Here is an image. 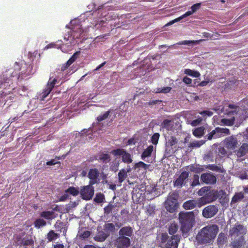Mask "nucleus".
Returning a JSON list of instances; mask_svg holds the SVG:
<instances>
[{
    "mask_svg": "<svg viewBox=\"0 0 248 248\" xmlns=\"http://www.w3.org/2000/svg\"><path fill=\"white\" fill-rule=\"evenodd\" d=\"M198 194L202 196L199 198V207H201L216 201L221 195H224L225 192L223 190L218 191L211 189L209 186H204L198 191Z\"/></svg>",
    "mask_w": 248,
    "mask_h": 248,
    "instance_id": "nucleus-1",
    "label": "nucleus"
},
{
    "mask_svg": "<svg viewBox=\"0 0 248 248\" xmlns=\"http://www.w3.org/2000/svg\"><path fill=\"white\" fill-rule=\"evenodd\" d=\"M218 231L217 225H208L203 228L196 236L197 241L201 244L212 243Z\"/></svg>",
    "mask_w": 248,
    "mask_h": 248,
    "instance_id": "nucleus-2",
    "label": "nucleus"
},
{
    "mask_svg": "<svg viewBox=\"0 0 248 248\" xmlns=\"http://www.w3.org/2000/svg\"><path fill=\"white\" fill-rule=\"evenodd\" d=\"M14 68L15 70L11 74V77H16L18 81H22L32 73V66L27 64L22 61L15 62Z\"/></svg>",
    "mask_w": 248,
    "mask_h": 248,
    "instance_id": "nucleus-3",
    "label": "nucleus"
},
{
    "mask_svg": "<svg viewBox=\"0 0 248 248\" xmlns=\"http://www.w3.org/2000/svg\"><path fill=\"white\" fill-rule=\"evenodd\" d=\"M179 220L181 224L182 232L183 233L188 232L195 223V216L193 212H180L179 214Z\"/></svg>",
    "mask_w": 248,
    "mask_h": 248,
    "instance_id": "nucleus-4",
    "label": "nucleus"
},
{
    "mask_svg": "<svg viewBox=\"0 0 248 248\" xmlns=\"http://www.w3.org/2000/svg\"><path fill=\"white\" fill-rule=\"evenodd\" d=\"M180 240V237L178 235L169 237L167 233H163L161 235L160 243L165 244L162 248H178Z\"/></svg>",
    "mask_w": 248,
    "mask_h": 248,
    "instance_id": "nucleus-5",
    "label": "nucleus"
},
{
    "mask_svg": "<svg viewBox=\"0 0 248 248\" xmlns=\"http://www.w3.org/2000/svg\"><path fill=\"white\" fill-rule=\"evenodd\" d=\"M165 207L170 213H173L178 207L177 195L175 193L170 194L165 202Z\"/></svg>",
    "mask_w": 248,
    "mask_h": 248,
    "instance_id": "nucleus-6",
    "label": "nucleus"
},
{
    "mask_svg": "<svg viewBox=\"0 0 248 248\" xmlns=\"http://www.w3.org/2000/svg\"><path fill=\"white\" fill-rule=\"evenodd\" d=\"M111 153L115 156H121L122 161L124 163L130 164L133 161L131 155L124 149L118 148L112 150Z\"/></svg>",
    "mask_w": 248,
    "mask_h": 248,
    "instance_id": "nucleus-7",
    "label": "nucleus"
},
{
    "mask_svg": "<svg viewBox=\"0 0 248 248\" xmlns=\"http://www.w3.org/2000/svg\"><path fill=\"white\" fill-rule=\"evenodd\" d=\"M218 210V205H209L203 208L202 212V215L205 218H211L217 214Z\"/></svg>",
    "mask_w": 248,
    "mask_h": 248,
    "instance_id": "nucleus-8",
    "label": "nucleus"
},
{
    "mask_svg": "<svg viewBox=\"0 0 248 248\" xmlns=\"http://www.w3.org/2000/svg\"><path fill=\"white\" fill-rule=\"evenodd\" d=\"M189 172L186 171H182L178 178L173 182L174 186L181 188L186 185L188 180Z\"/></svg>",
    "mask_w": 248,
    "mask_h": 248,
    "instance_id": "nucleus-9",
    "label": "nucleus"
},
{
    "mask_svg": "<svg viewBox=\"0 0 248 248\" xmlns=\"http://www.w3.org/2000/svg\"><path fill=\"white\" fill-rule=\"evenodd\" d=\"M93 185H90L83 186L80 191L81 197L82 199L88 201L91 200L94 194V187Z\"/></svg>",
    "mask_w": 248,
    "mask_h": 248,
    "instance_id": "nucleus-10",
    "label": "nucleus"
},
{
    "mask_svg": "<svg viewBox=\"0 0 248 248\" xmlns=\"http://www.w3.org/2000/svg\"><path fill=\"white\" fill-rule=\"evenodd\" d=\"M247 232V229L243 225L236 223L234 227L231 229L229 231L230 235L236 237H240L244 236Z\"/></svg>",
    "mask_w": 248,
    "mask_h": 248,
    "instance_id": "nucleus-11",
    "label": "nucleus"
},
{
    "mask_svg": "<svg viewBox=\"0 0 248 248\" xmlns=\"http://www.w3.org/2000/svg\"><path fill=\"white\" fill-rule=\"evenodd\" d=\"M131 241L129 237L119 236L115 240V246L117 248H128L130 246Z\"/></svg>",
    "mask_w": 248,
    "mask_h": 248,
    "instance_id": "nucleus-12",
    "label": "nucleus"
},
{
    "mask_svg": "<svg viewBox=\"0 0 248 248\" xmlns=\"http://www.w3.org/2000/svg\"><path fill=\"white\" fill-rule=\"evenodd\" d=\"M201 181L207 185H214L217 182V178L213 174L209 172L202 173L201 175Z\"/></svg>",
    "mask_w": 248,
    "mask_h": 248,
    "instance_id": "nucleus-13",
    "label": "nucleus"
},
{
    "mask_svg": "<svg viewBox=\"0 0 248 248\" xmlns=\"http://www.w3.org/2000/svg\"><path fill=\"white\" fill-rule=\"evenodd\" d=\"M99 172L97 169H91L88 172V177L90 179L89 184L94 185L98 183Z\"/></svg>",
    "mask_w": 248,
    "mask_h": 248,
    "instance_id": "nucleus-14",
    "label": "nucleus"
},
{
    "mask_svg": "<svg viewBox=\"0 0 248 248\" xmlns=\"http://www.w3.org/2000/svg\"><path fill=\"white\" fill-rule=\"evenodd\" d=\"M246 244V241L244 236H240L235 238L234 240L231 242L230 247L231 248H243Z\"/></svg>",
    "mask_w": 248,
    "mask_h": 248,
    "instance_id": "nucleus-15",
    "label": "nucleus"
},
{
    "mask_svg": "<svg viewBox=\"0 0 248 248\" xmlns=\"http://www.w3.org/2000/svg\"><path fill=\"white\" fill-rule=\"evenodd\" d=\"M71 35L74 38H78L83 32L82 26L80 24L72 25Z\"/></svg>",
    "mask_w": 248,
    "mask_h": 248,
    "instance_id": "nucleus-16",
    "label": "nucleus"
},
{
    "mask_svg": "<svg viewBox=\"0 0 248 248\" xmlns=\"http://www.w3.org/2000/svg\"><path fill=\"white\" fill-rule=\"evenodd\" d=\"M13 84V80L12 79L5 77L4 75L0 77V88L1 89H10L13 88L11 86Z\"/></svg>",
    "mask_w": 248,
    "mask_h": 248,
    "instance_id": "nucleus-17",
    "label": "nucleus"
},
{
    "mask_svg": "<svg viewBox=\"0 0 248 248\" xmlns=\"http://www.w3.org/2000/svg\"><path fill=\"white\" fill-rule=\"evenodd\" d=\"M238 144L237 139L233 136L229 137L225 140L226 147L231 150H233Z\"/></svg>",
    "mask_w": 248,
    "mask_h": 248,
    "instance_id": "nucleus-18",
    "label": "nucleus"
},
{
    "mask_svg": "<svg viewBox=\"0 0 248 248\" xmlns=\"http://www.w3.org/2000/svg\"><path fill=\"white\" fill-rule=\"evenodd\" d=\"M199 199L197 200H189L183 203V207L186 210H190L194 208L196 206L199 207Z\"/></svg>",
    "mask_w": 248,
    "mask_h": 248,
    "instance_id": "nucleus-19",
    "label": "nucleus"
},
{
    "mask_svg": "<svg viewBox=\"0 0 248 248\" xmlns=\"http://www.w3.org/2000/svg\"><path fill=\"white\" fill-rule=\"evenodd\" d=\"M133 234V229L130 226L122 227L119 231V236L131 237Z\"/></svg>",
    "mask_w": 248,
    "mask_h": 248,
    "instance_id": "nucleus-20",
    "label": "nucleus"
},
{
    "mask_svg": "<svg viewBox=\"0 0 248 248\" xmlns=\"http://www.w3.org/2000/svg\"><path fill=\"white\" fill-rule=\"evenodd\" d=\"M214 130L215 132L216 137H217V138H219L223 136V134L229 135L230 134L229 129L227 128H220L219 127H217L215 128Z\"/></svg>",
    "mask_w": 248,
    "mask_h": 248,
    "instance_id": "nucleus-21",
    "label": "nucleus"
},
{
    "mask_svg": "<svg viewBox=\"0 0 248 248\" xmlns=\"http://www.w3.org/2000/svg\"><path fill=\"white\" fill-rule=\"evenodd\" d=\"M130 169H128L126 170L125 169H123L121 170L118 172V181L120 184V186L121 185V184L127 177V172H129L130 171Z\"/></svg>",
    "mask_w": 248,
    "mask_h": 248,
    "instance_id": "nucleus-22",
    "label": "nucleus"
},
{
    "mask_svg": "<svg viewBox=\"0 0 248 248\" xmlns=\"http://www.w3.org/2000/svg\"><path fill=\"white\" fill-rule=\"evenodd\" d=\"M248 152V144L244 143L242 144L236 152L238 157H242L246 155Z\"/></svg>",
    "mask_w": 248,
    "mask_h": 248,
    "instance_id": "nucleus-23",
    "label": "nucleus"
},
{
    "mask_svg": "<svg viewBox=\"0 0 248 248\" xmlns=\"http://www.w3.org/2000/svg\"><path fill=\"white\" fill-rule=\"evenodd\" d=\"M206 169L210 170L212 171L223 173L225 172V170L222 166L220 165H217L216 164H209L204 166Z\"/></svg>",
    "mask_w": 248,
    "mask_h": 248,
    "instance_id": "nucleus-24",
    "label": "nucleus"
},
{
    "mask_svg": "<svg viewBox=\"0 0 248 248\" xmlns=\"http://www.w3.org/2000/svg\"><path fill=\"white\" fill-rule=\"evenodd\" d=\"M188 167L191 172L197 173H201L205 170L204 167L199 164H191Z\"/></svg>",
    "mask_w": 248,
    "mask_h": 248,
    "instance_id": "nucleus-25",
    "label": "nucleus"
},
{
    "mask_svg": "<svg viewBox=\"0 0 248 248\" xmlns=\"http://www.w3.org/2000/svg\"><path fill=\"white\" fill-rule=\"evenodd\" d=\"M98 160L103 163H107L111 160L110 156L108 154L102 153L98 155Z\"/></svg>",
    "mask_w": 248,
    "mask_h": 248,
    "instance_id": "nucleus-26",
    "label": "nucleus"
},
{
    "mask_svg": "<svg viewBox=\"0 0 248 248\" xmlns=\"http://www.w3.org/2000/svg\"><path fill=\"white\" fill-rule=\"evenodd\" d=\"M235 118L234 116L230 119L223 118L221 119L220 124L222 125L232 126L234 124Z\"/></svg>",
    "mask_w": 248,
    "mask_h": 248,
    "instance_id": "nucleus-27",
    "label": "nucleus"
},
{
    "mask_svg": "<svg viewBox=\"0 0 248 248\" xmlns=\"http://www.w3.org/2000/svg\"><path fill=\"white\" fill-rule=\"evenodd\" d=\"M153 150L154 147L153 145L149 146L147 148L144 150L142 152L141 155L142 159L144 160L146 157L150 156L153 151Z\"/></svg>",
    "mask_w": 248,
    "mask_h": 248,
    "instance_id": "nucleus-28",
    "label": "nucleus"
},
{
    "mask_svg": "<svg viewBox=\"0 0 248 248\" xmlns=\"http://www.w3.org/2000/svg\"><path fill=\"white\" fill-rule=\"evenodd\" d=\"M226 242L227 237L226 235L223 232L220 233L217 239V243L218 246L219 247L222 246Z\"/></svg>",
    "mask_w": 248,
    "mask_h": 248,
    "instance_id": "nucleus-29",
    "label": "nucleus"
},
{
    "mask_svg": "<svg viewBox=\"0 0 248 248\" xmlns=\"http://www.w3.org/2000/svg\"><path fill=\"white\" fill-rule=\"evenodd\" d=\"M204 129L203 126L196 128L193 131V134L197 138H201L204 134Z\"/></svg>",
    "mask_w": 248,
    "mask_h": 248,
    "instance_id": "nucleus-30",
    "label": "nucleus"
},
{
    "mask_svg": "<svg viewBox=\"0 0 248 248\" xmlns=\"http://www.w3.org/2000/svg\"><path fill=\"white\" fill-rule=\"evenodd\" d=\"M46 224V222L42 218H37L33 222V225L34 227L37 229H39L42 227L45 226Z\"/></svg>",
    "mask_w": 248,
    "mask_h": 248,
    "instance_id": "nucleus-31",
    "label": "nucleus"
},
{
    "mask_svg": "<svg viewBox=\"0 0 248 248\" xmlns=\"http://www.w3.org/2000/svg\"><path fill=\"white\" fill-rule=\"evenodd\" d=\"M244 194L240 192L239 193H236L235 195L232 197L231 200V204L235 203L244 199Z\"/></svg>",
    "mask_w": 248,
    "mask_h": 248,
    "instance_id": "nucleus-32",
    "label": "nucleus"
},
{
    "mask_svg": "<svg viewBox=\"0 0 248 248\" xmlns=\"http://www.w3.org/2000/svg\"><path fill=\"white\" fill-rule=\"evenodd\" d=\"M175 151L173 146H169V144L166 143L165 155L167 156H170Z\"/></svg>",
    "mask_w": 248,
    "mask_h": 248,
    "instance_id": "nucleus-33",
    "label": "nucleus"
},
{
    "mask_svg": "<svg viewBox=\"0 0 248 248\" xmlns=\"http://www.w3.org/2000/svg\"><path fill=\"white\" fill-rule=\"evenodd\" d=\"M65 192L74 196H77L79 193L78 188L73 186L69 187Z\"/></svg>",
    "mask_w": 248,
    "mask_h": 248,
    "instance_id": "nucleus-34",
    "label": "nucleus"
},
{
    "mask_svg": "<svg viewBox=\"0 0 248 248\" xmlns=\"http://www.w3.org/2000/svg\"><path fill=\"white\" fill-rule=\"evenodd\" d=\"M172 121L168 119L164 120L161 124V127L167 130L170 129L172 126Z\"/></svg>",
    "mask_w": 248,
    "mask_h": 248,
    "instance_id": "nucleus-35",
    "label": "nucleus"
},
{
    "mask_svg": "<svg viewBox=\"0 0 248 248\" xmlns=\"http://www.w3.org/2000/svg\"><path fill=\"white\" fill-rule=\"evenodd\" d=\"M59 237V234L55 233L54 231L51 230L48 232L47 234L46 238L48 241L51 242L54 240H55Z\"/></svg>",
    "mask_w": 248,
    "mask_h": 248,
    "instance_id": "nucleus-36",
    "label": "nucleus"
},
{
    "mask_svg": "<svg viewBox=\"0 0 248 248\" xmlns=\"http://www.w3.org/2000/svg\"><path fill=\"white\" fill-rule=\"evenodd\" d=\"M204 141H203V140L194 141L190 143V144L188 145V147L193 148H199L202 145H203L204 143Z\"/></svg>",
    "mask_w": 248,
    "mask_h": 248,
    "instance_id": "nucleus-37",
    "label": "nucleus"
},
{
    "mask_svg": "<svg viewBox=\"0 0 248 248\" xmlns=\"http://www.w3.org/2000/svg\"><path fill=\"white\" fill-rule=\"evenodd\" d=\"M185 74L195 78H198L201 75L199 72L189 69H185Z\"/></svg>",
    "mask_w": 248,
    "mask_h": 248,
    "instance_id": "nucleus-38",
    "label": "nucleus"
},
{
    "mask_svg": "<svg viewBox=\"0 0 248 248\" xmlns=\"http://www.w3.org/2000/svg\"><path fill=\"white\" fill-rule=\"evenodd\" d=\"M108 236V235L104 232H101L95 236V240L98 242H103L106 240Z\"/></svg>",
    "mask_w": 248,
    "mask_h": 248,
    "instance_id": "nucleus-39",
    "label": "nucleus"
},
{
    "mask_svg": "<svg viewBox=\"0 0 248 248\" xmlns=\"http://www.w3.org/2000/svg\"><path fill=\"white\" fill-rule=\"evenodd\" d=\"M105 200V196L103 194L98 193L96 194L94 199V201L98 203H101L104 202Z\"/></svg>",
    "mask_w": 248,
    "mask_h": 248,
    "instance_id": "nucleus-40",
    "label": "nucleus"
},
{
    "mask_svg": "<svg viewBox=\"0 0 248 248\" xmlns=\"http://www.w3.org/2000/svg\"><path fill=\"white\" fill-rule=\"evenodd\" d=\"M198 79H195L194 84H192V79L187 77H185L183 79V81L186 84V85L191 86V87H194L196 86V83L198 82L197 81Z\"/></svg>",
    "mask_w": 248,
    "mask_h": 248,
    "instance_id": "nucleus-41",
    "label": "nucleus"
},
{
    "mask_svg": "<svg viewBox=\"0 0 248 248\" xmlns=\"http://www.w3.org/2000/svg\"><path fill=\"white\" fill-rule=\"evenodd\" d=\"M149 167V165L145 164L142 161H140L135 164L134 169L136 170L137 168H143L144 170H146Z\"/></svg>",
    "mask_w": 248,
    "mask_h": 248,
    "instance_id": "nucleus-42",
    "label": "nucleus"
},
{
    "mask_svg": "<svg viewBox=\"0 0 248 248\" xmlns=\"http://www.w3.org/2000/svg\"><path fill=\"white\" fill-rule=\"evenodd\" d=\"M110 113V110L107 111L103 114H101L99 116H98L96 118V120L98 122H102V121L106 120L108 117V116L109 115Z\"/></svg>",
    "mask_w": 248,
    "mask_h": 248,
    "instance_id": "nucleus-43",
    "label": "nucleus"
},
{
    "mask_svg": "<svg viewBox=\"0 0 248 248\" xmlns=\"http://www.w3.org/2000/svg\"><path fill=\"white\" fill-rule=\"evenodd\" d=\"M178 226L175 224H171L169 228V232L170 234L174 235L178 231Z\"/></svg>",
    "mask_w": 248,
    "mask_h": 248,
    "instance_id": "nucleus-44",
    "label": "nucleus"
},
{
    "mask_svg": "<svg viewBox=\"0 0 248 248\" xmlns=\"http://www.w3.org/2000/svg\"><path fill=\"white\" fill-rule=\"evenodd\" d=\"M53 213L52 211H43L40 214V216L46 219H50L52 218Z\"/></svg>",
    "mask_w": 248,
    "mask_h": 248,
    "instance_id": "nucleus-45",
    "label": "nucleus"
},
{
    "mask_svg": "<svg viewBox=\"0 0 248 248\" xmlns=\"http://www.w3.org/2000/svg\"><path fill=\"white\" fill-rule=\"evenodd\" d=\"M171 88L170 87H165L163 88H158L156 89V91H155L156 93H169Z\"/></svg>",
    "mask_w": 248,
    "mask_h": 248,
    "instance_id": "nucleus-46",
    "label": "nucleus"
},
{
    "mask_svg": "<svg viewBox=\"0 0 248 248\" xmlns=\"http://www.w3.org/2000/svg\"><path fill=\"white\" fill-rule=\"evenodd\" d=\"M160 135L158 133H154L151 137V142L154 145L158 143Z\"/></svg>",
    "mask_w": 248,
    "mask_h": 248,
    "instance_id": "nucleus-47",
    "label": "nucleus"
},
{
    "mask_svg": "<svg viewBox=\"0 0 248 248\" xmlns=\"http://www.w3.org/2000/svg\"><path fill=\"white\" fill-rule=\"evenodd\" d=\"M200 185V182H199V177L197 174H194L193 175V180L191 184V186L192 187H194L197 186H198Z\"/></svg>",
    "mask_w": 248,
    "mask_h": 248,
    "instance_id": "nucleus-48",
    "label": "nucleus"
},
{
    "mask_svg": "<svg viewBox=\"0 0 248 248\" xmlns=\"http://www.w3.org/2000/svg\"><path fill=\"white\" fill-rule=\"evenodd\" d=\"M177 142L178 140L177 139L173 136H171L166 143L169 144V146H173L174 145H176Z\"/></svg>",
    "mask_w": 248,
    "mask_h": 248,
    "instance_id": "nucleus-49",
    "label": "nucleus"
},
{
    "mask_svg": "<svg viewBox=\"0 0 248 248\" xmlns=\"http://www.w3.org/2000/svg\"><path fill=\"white\" fill-rule=\"evenodd\" d=\"M57 81V80L56 78H54L52 80H50V78L48 80L47 85L46 87L50 89V90H52V89L54 88L55 85L56 84V82Z\"/></svg>",
    "mask_w": 248,
    "mask_h": 248,
    "instance_id": "nucleus-50",
    "label": "nucleus"
},
{
    "mask_svg": "<svg viewBox=\"0 0 248 248\" xmlns=\"http://www.w3.org/2000/svg\"><path fill=\"white\" fill-rule=\"evenodd\" d=\"M199 41H192V40H184L181 41L177 44L181 45H188L189 44H197L199 43Z\"/></svg>",
    "mask_w": 248,
    "mask_h": 248,
    "instance_id": "nucleus-51",
    "label": "nucleus"
},
{
    "mask_svg": "<svg viewBox=\"0 0 248 248\" xmlns=\"http://www.w3.org/2000/svg\"><path fill=\"white\" fill-rule=\"evenodd\" d=\"M104 228L106 231H108L110 232H114L115 230V226L113 223H109L105 224L104 226Z\"/></svg>",
    "mask_w": 248,
    "mask_h": 248,
    "instance_id": "nucleus-52",
    "label": "nucleus"
},
{
    "mask_svg": "<svg viewBox=\"0 0 248 248\" xmlns=\"http://www.w3.org/2000/svg\"><path fill=\"white\" fill-rule=\"evenodd\" d=\"M113 207L114 205L111 204H109L108 205L105 206L104 208V214L107 215H109L111 212Z\"/></svg>",
    "mask_w": 248,
    "mask_h": 248,
    "instance_id": "nucleus-53",
    "label": "nucleus"
},
{
    "mask_svg": "<svg viewBox=\"0 0 248 248\" xmlns=\"http://www.w3.org/2000/svg\"><path fill=\"white\" fill-rule=\"evenodd\" d=\"M80 53V51H77L74 53L72 57L68 60L69 62L72 64L77 59Z\"/></svg>",
    "mask_w": 248,
    "mask_h": 248,
    "instance_id": "nucleus-54",
    "label": "nucleus"
},
{
    "mask_svg": "<svg viewBox=\"0 0 248 248\" xmlns=\"http://www.w3.org/2000/svg\"><path fill=\"white\" fill-rule=\"evenodd\" d=\"M201 4H202L201 3H197L193 4L190 8L192 12L193 13L196 12L197 10H198L200 8Z\"/></svg>",
    "mask_w": 248,
    "mask_h": 248,
    "instance_id": "nucleus-55",
    "label": "nucleus"
},
{
    "mask_svg": "<svg viewBox=\"0 0 248 248\" xmlns=\"http://www.w3.org/2000/svg\"><path fill=\"white\" fill-rule=\"evenodd\" d=\"M155 208L154 206L149 205L147 207L146 212L147 215H151L155 213Z\"/></svg>",
    "mask_w": 248,
    "mask_h": 248,
    "instance_id": "nucleus-56",
    "label": "nucleus"
},
{
    "mask_svg": "<svg viewBox=\"0 0 248 248\" xmlns=\"http://www.w3.org/2000/svg\"><path fill=\"white\" fill-rule=\"evenodd\" d=\"M51 90L48 89L47 87L43 91L42 93V97L43 99L46 97L50 93Z\"/></svg>",
    "mask_w": 248,
    "mask_h": 248,
    "instance_id": "nucleus-57",
    "label": "nucleus"
},
{
    "mask_svg": "<svg viewBox=\"0 0 248 248\" xmlns=\"http://www.w3.org/2000/svg\"><path fill=\"white\" fill-rule=\"evenodd\" d=\"M207 139L208 140H211L213 139H216V134L215 130H212L210 133H209L207 135H206Z\"/></svg>",
    "mask_w": 248,
    "mask_h": 248,
    "instance_id": "nucleus-58",
    "label": "nucleus"
},
{
    "mask_svg": "<svg viewBox=\"0 0 248 248\" xmlns=\"http://www.w3.org/2000/svg\"><path fill=\"white\" fill-rule=\"evenodd\" d=\"M91 235V232L88 231H84L83 232L81 233L80 235V237L83 239L88 238Z\"/></svg>",
    "mask_w": 248,
    "mask_h": 248,
    "instance_id": "nucleus-59",
    "label": "nucleus"
},
{
    "mask_svg": "<svg viewBox=\"0 0 248 248\" xmlns=\"http://www.w3.org/2000/svg\"><path fill=\"white\" fill-rule=\"evenodd\" d=\"M202 115H207L208 116H211L213 114V112L210 110H203L199 113Z\"/></svg>",
    "mask_w": 248,
    "mask_h": 248,
    "instance_id": "nucleus-60",
    "label": "nucleus"
},
{
    "mask_svg": "<svg viewBox=\"0 0 248 248\" xmlns=\"http://www.w3.org/2000/svg\"><path fill=\"white\" fill-rule=\"evenodd\" d=\"M71 64V63L70 62H69L68 61H67L66 63H65L64 64H63L62 65L61 68V71H64V70L67 69L70 66V65Z\"/></svg>",
    "mask_w": 248,
    "mask_h": 248,
    "instance_id": "nucleus-61",
    "label": "nucleus"
},
{
    "mask_svg": "<svg viewBox=\"0 0 248 248\" xmlns=\"http://www.w3.org/2000/svg\"><path fill=\"white\" fill-rule=\"evenodd\" d=\"M162 102V100H151V101H150L148 103V104L149 106H153V105H156L157 104L160 103Z\"/></svg>",
    "mask_w": 248,
    "mask_h": 248,
    "instance_id": "nucleus-62",
    "label": "nucleus"
},
{
    "mask_svg": "<svg viewBox=\"0 0 248 248\" xmlns=\"http://www.w3.org/2000/svg\"><path fill=\"white\" fill-rule=\"evenodd\" d=\"M240 178L242 180L248 179V170L241 173L240 175Z\"/></svg>",
    "mask_w": 248,
    "mask_h": 248,
    "instance_id": "nucleus-63",
    "label": "nucleus"
},
{
    "mask_svg": "<svg viewBox=\"0 0 248 248\" xmlns=\"http://www.w3.org/2000/svg\"><path fill=\"white\" fill-rule=\"evenodd\" d=\"M32 241L31 240H25L22 241L21 244L23 246H30L32 244Z\"/></svg>",
    "mask_w": 248,
    "mask_h": 248,
    "instance_id": "nucleus-64",
    "label": "nucleus"
}]
</instances>
